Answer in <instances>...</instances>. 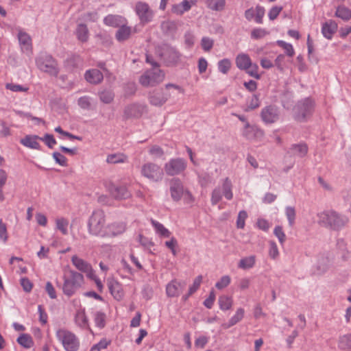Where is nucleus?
I'll return each mask as SVG.
<instances>
[{"mask_svg": "<svg viewBox=\"0 0 351 351\" xmlns=\"http://www.w3.org/2000/svg\"><path fill=\"white\" fill-rule=\"evenodd\" d=\"M64 282L61 284L57 281L58 287L62 288L63 293L70 298L75 295L84 284V276L82 274L72 269L65 271L63 275Z\"/></svg>", "mask_w": 351, "mask_h": 351, "instance_id": "1", "label": "nucleus"}, {"mask_svg": "<svg viewBox=\"0 0 351 351\" xmlns=\"http://www.w3.org/2000/svg\"><path fill=\"white\" fill-rule=\"evenodd\" d=\"M56 337L65 351H78L80 340L73 332L66 328H59L56 331Z\"/></svg>", "mask_w": 351, "mask_h": 351, "instance_id": "2", "label": "nucleus"}, {"mask_svg": "<svg viewBox=\"0 0 351 351\" xmlns=\"http://www.w3.org/2000/svg\"><path fill=\"white\" fill-rule=\"evenodd\" d=\"M36 64L40 71L51 76L57 77L60 72L57 61L46 52L38 54L36 58Z\"/></svg>", "mask_w": 351, "mask_h": 351, "instance_id": "3", "label": "nucleus"}, {"mask_svg": "<svg viewBox=\"0 0 351 351\" xmlns=\"http://www.w3.org/2000/svg\"><path fill=\"white\" fill-rule=\"evenodd\" d=\"M105 214L101 210H96L93 211L90 217L88 222V228L90 234L106 237V230L105 226Z\"/></svg>", "mask_w": 351, "mask_h": 351, "instance_id": "4", "label": "nucleus"}, {"mask_svg": "<svg viewBox=\"0 0 351 351\" xmlns=\"http://www.w3.org/2000/svg\"><path fill=\"white\" fill-rule=\"evenodd\" d=\"M319 225L332 229H339L344 226L346 219L334 210H324L317 214Z\"/></svg>", "mask_w": 351, "mask_h": 351, "instance_id": "5", "label": "nucleus"}, {"mask_svg": "<svg viewBox=\"0 0 351 351\" xmlns=\"http://www.w3.org/2000/svg\"><path fill=\"white\" fill-rule=\"evenodd\" d=\"M156 53L163 60L166 66H175L180 60V53L173 47L162 45L156 49Z\"/></svg>", "mask_w": 351, "mask_h": 351, "instance_id": "6", "label": "nucleus"}, {"mask_svg": "<svg viewBox=\"0 0 351 351\" xmlns=\"http://www.w3.org/2000/svg\"><path fill=\"white\" fill-rule=\"evenodd\" d=\"M314 110V102L306 97L299 101L293 108L295 119L299 121H305Z\"/></svg>", "mask_w": 351, "mask_h": 351, "instance_id": "7", "label": "nucleus"}, {"mask_svg": "<svg viewBox=\"0 0 351 351\" xmlns=\"http://www.w3.org/2000/svg\"><path fill=\"white\" fill-rule=\"evenodd\" d=\"M165 73L160 69H150L145 71L139 78L140 84L145 87L154 86L163 81Z\"/></svg>", "mask_w": 351, "mask_h": 351, "instance_id": "8", "label": "nucleus"}, {"mask_svg": "<svg viewBox=\"0 0 351 351\" xmlns=\"http://www.w3.org/2000/svg\"><path fill=\"white\" fill-rule=\"evenodd\" d=\"M187 167L186 161L182 158H171L164 165L165 173L169 176L181 174L185 171Z\"/></svg>", "mask_w": 351, "mask_h": 351, "instance_id": "9", "label": "nucleus"}, {"mask_svg": "<svg viewBox=\"0 0 351 351\" xmlns=\"http://www.w3.org/2000/svg\"><path fill=\"white\" fill-rule=\"evenodd\" d=\"M141 174L153 182H159L163 178L162 169L156 164L147 162L141 167Z\"/></svg>", "mask_w": 351, "mask_h": 351, "instance_id": "10", "label": "nucleus"}, {"mask_svg": "<svg viewBox=\"0 0 351 351\" xmlns=\"http://www.w3.org/2000/svg\"><path fill=\"white\" fill-rule=\"evenodd\" d=\"M134 11L142 24L151 22L154 15V11L150 8L148 3L143 1L136 2Z\"/></svg>", "mask_w": 351, "mask_h": 351, "instance_id": "11", "label": "nucleus"}, {"mask_svg": "<svg viewBox=\"0 0 351 351\" xmlns=\"http://www.w3.org/2000/svg\"><path fill=\"white\" fill-rule=\"evenodd\" d=\"M265 14V8L258 5L255 8H250L245 11L244 16L247 21H251L254 19L257 24H262L263 23V17Z\"/></svg>", "mask_w": 351, "mask_h": 351, "instance_id": "12", "label": "nucleus"}, {"mask_svg": "<svg viewBox=\"0 0 351 351\" xmlns=\"http://www.w3.org/2000/svg\"><path fill=\"white\" fill-rule=\"evenodd\" d=\"M186 283L184 280H172L166 286V293L169 298L178 297L185 289Z\"/></svg>", "mask_w": 351, "mask_h": 351, "instance_id": "13", "label": "nucleus"}, {"mask_svg": "<svg viewBox=\"0 0 351 351\" xmlns=\"http://www.w3.org/2000/svg\"><path fill=\"white\" fill-rule=\"evenodd\" d=\"M184 191L183 184L180 179L173 178L171 180L169 191L173 201H180L184 195Z\"/></svg>", "mask_w": 351, "mask_h": 351, "instance_id": "14", "label": "nucleus"}, {"mask_svg": "<svg viewBox=\"0 0 351 351\" xmlns=\"http://www.w3.org/2000/svg\"><path fill=\"white\" fill-rule=\"evenodd\" d=\"M261 116L265 123H273L278 120L279 112L275 106H269L262 109Z\"/></svg>", "mask_w": 351, "mask_h": 351, "instance_id": "15", "label": "nucleus"}, {"mask_svg": "<svg viewBox=\"0 0 351 351\" xmlns=\"http://www.w3.org/2000/svg\"><path fill=\"white\" fill-rule=\"evenodd\" d=\"M170 97V94L165 93L162 90H154L149 95V103L155 106H161Z\"/></svg>", "mask_w": 351, "mask_h": 351, "instance_id": "16", "label": "nucleus"}, {"mask_svg": "<svg viewBox=\"0 0 351 351\" xmlns=\"http://www.w3.org/2000/svg\"><path fill=\"white\" fill-rule=\"evenodd\" d=\"M197 0H183L181 3L173 5L171 12L173 14L181 16L184 12L191 10L193 5H196Z\"/></svg>", "mask_w": 351, "mask_h": 351, "instance_id": "17", "label": "nucleus"}, {"mask_svg": "<svg viewBox=\"0 0 351 351\" xmlns=\"http://www.w3.org/2000/svg\"><path fill=\"white\" fill-rule=\"evenodd\" d=\"M18 39L23 52H31L32 49V42L31 36L23 32L20 30L18 34Z\"/></svg>", "mask_w": 351, "mask_h": 351, "instance_id": "18", "label": "nucleus"}, {"mask_svg": "<svg viewBox=\"0 0 351 351\" xmlns=\"http://www.w3.org/2000/svg\"><path fill=\"white\" fill-rule=\"evenodd\" d=\"M108 287L110 293L117 300H121L123 298L124 293L122 285L117 280H111L108 282Z\"/></svg>", "mask_w": 351, "mask_h": 351, "instance_id": "19", "label": "nucleus"}, {"mask_svg": "<svg viewBox=\"0 0 351 351\" xmlns=\"http://www.w3.org/2000/svg\"><path fill=\"white\" fill-rule=\"evenodd\" d=\"M40 138L37 135H26L24 138L20 140V143L25 147L33 149L40 150V145L38 142V140H40Z\"/></svg>", "mask_w": 351, "mask_h": 351, "instance_id": "20", "label": "nucleus"}, {"mask_svg": "<svg viewBox=\"0 0 351 351\" xmlns=\"http://www.w3.org/2000/svg\"><path fill=\"white\" fill-rule=\"evenodd\" d=\"M84 77L88 82L97 84L101 82L104 79V75L99 70L93 69L86 71Z\"/></svg>", "mask_w": 351, "mask_h": 351, "instance_id": "21", "label": "nucleus"}, {"mask_svg": "<svg viewBox=\"0 0 351 351\" xmlns=\"http://www.w3.org/2000/svg\"><path fill=\"white\" fill-rule=\"evenodd\" d=\"M110 194L116 199H127L131 194L125 186L112 185L110 188Z\"/></svg>", "mask_w": 351, "mask_h": 351, "instance_id": "22", "label": "nucleus"}, {"mask_svg": "<svg viewBox=\"0 0 351 351\" xmlns=\"http://www.w3.org/2000/svg\"><path fill=\"white\" fill-rule=\"evenodd\" d=\"M75 324L82 329H90L88 319L85 313L84 309H80L75 315Z\"/></svg>", "mask_w": 351, "mask_h": 351, "instance_id": "23", "label": "nucleus"}, {"mask_svg": "<svg viewBox=\"0 0 351 351\" xmlns=\"http://www.w3.org/2000/svg\"><path fill=\"white\" fill-rule=\"evenodd\" d=\"M106 230V237H114L125 232V225L123 223H113L107 226Z\"/></svg>", "mask_w": 351, "mask_h": 351, "instance_id": "24", "label": "nucleus"}, {"mask_svg": "<svg viewBox=\"0 0 351 351\" xmlns=\"http://www.w3.org/2000/svg\"><path fill=\"white\" fill-rule=\"evenodd\" d=\"M142 106L133 104L128 105L124 110V115L126 118L140 117L143 112Z\"/></svg>", "mask_w": 351, "mask_h": 351, "instance_id": "25", "label": "nucleus"}, {"mask_svg": "<svg viewBox=\"0 0 351 351\" xmlns=\"http://www.w3.org/2000/svg\"><path fill=\"white\" fill-rule=\"evenodd\" d=\"M132 32V27L123 23L117 29L115 34V38L119 42H123L130 38Z\"/></svg>", "mask_w": 351, "mask_h": 351, "instance_id": "26", "label": "nucleus"}, {"mask_svg": "<svg viewBox=\"0 0 351 351\" xmlns=\"http://www.w3.org/2000/svg\"><path fill=\"white\" fill-rule=\"evenodd\" d=\"M125 21L126 19L119 15L108 14L104 19V24L111 27H119Z\"/></svg>", "mask_w": 351, "mask_h": 351, "instance_id": "27", "label": "nucleus"}, {"mask_svg": "<svg viewBox=\"0 0 351 351\" xmlns=\"http://www.w3.org/2000/svg\"><path fill=\"white\" fill-rule=\"evenodd\" d=\"M236 65L241 70H247L251 66V59L246 53H239L236 57Z\"/></svg>", "mask_w": 351, "mask_h": 351, "instance_id": "28", "label": "nucleus"}, {"mask_svg": "<svg viewBox=\"0 0 351 351\" xmlns=\"http://www.w3.org/2000/svg\"><path fill=\"white\" fill-rule=\"evenodd\" d=\"M245 311L243 308L237 309L235 314L229 319L228 322L223 324L222 327L225 329L229 328L242 320L244 317Z\"/></svg>", "mask_w": 351, "mask_h": 351, "instance_id": "29", "label": "nucleus"}, {"mask_svg": "<svg viewBox=\"0 0 351 351\" xmlns=\"http://www.w3.org/2000/svg\"><path fill=\"white\" fill-rule=\"evenodd\" d=\"M337 28V23L335 21H330L322 25V33L326 38L331 39Z\"/></svg>", "mask_w": 351, "mask_h": 351, "instance_id": "30", "label": "nucleus"}, {"mask_svg": "<svg viewBox=\"0 0 351 351\" xmlns=\"http://www.w3.org/2000/svg\"><path fill=\"white\" fill-rule=\"evenodd\" d=\"M308 152V147L304 143L293 144L289 148V153L291 155L299 157H304Z\"/></svg>", "mask_w": 351, "mask_h": 351, "instance_id": "31", "label": "nucleus"}, {"mask_svg": "<svg viewBox=\"0 0 351 351\" xmlns=\"http://www.w3.org/2000/svg\"><path fill=\"white\" fill-rule=\"evenodd\" d=\"M71 262L73 265L80 271L85 272L90 270V265L86 261L77 256L74 255L71 257Z\"/></svg>", "mask_w": 351, "mask_h": 351, "instance_id": "32", "label": "nucleus"}, {"mask_svg": "<svg viewBox=\"0 0 351 351\" xmlns=\"http://www.w3.org/2000/svg\"><path fill=\"white\" fill-rule=\"evenodd\" d=\"M151 223L154 227L156 234H158L160 237L165 238L170 237L171 234V232L167 228H166L162 223L154 219L151 220Z\"/></svg>", "mask_w": 351, "mask_h": 351, "instance_id": "33", "label": "nucleus"}, {"mask_svg": "<svg viewBox=\"0 0 351 351\" xmlns=\"http://www.w3.org/2000/svg\"><path fill=\"white\" fill-rule=\"evenodd\" d=\"M255 263L256 256L254 255H251L242 258L238 263V267L244 270H247L252 268L255 265Z\"/></svg>", "mask_w": 351, "mask_h": 351, "instance_id": "34", "label": "nucleus"}, {"mask_svg": "<svg viewBox=\"0 0 351 351\" xmlns=\"http://www.w3.org/2000/svg\"><path fill=\"white\" fill-rule=\"evenodd\" d=\"M218 304L221 311H228L232 308L233 300L230 296L223 295L219 297Z\"/></svg>", "mask_w": 351, "mask_h": 351, "instance_id": "35", "label": "nucleus"}, {"mask_svg": "<svg viewBox=\"0 0 351 351\" xmlns=\"http://www.w3.org/2000/svg\"><path fill=\"white\" fill-rule=\"evenodd\" d=\"M75 34L77 39L82 42H86L88 38V29L86 25L81 23L77 27Z\"/></svg>", "mask_w": 351, "mask_h": 351, "instance_id": "36", "label": "nucleus"}, {"mask_svg": "<svg viewBox=\"0 0 351 351\" xmlns=\"http://www.w3.org/2000/svg\"><path fill=\"white\" fill-rule=\"evenodd\" d=\"M335 16L345 21H348L351 19V10L344 5H339L336 9Z\"/></svg>", "mask_w": 351, "mask_h": 351, "instance_id": "37", "label": "nucleus"}, {"mask_svg": "<svg viewBox=\"0 0 351 351\" xmlns=\"http://www.w3.org/2000/svg\"><path fill=\"white\" fill-rule=\"evenodd\" d=\"M100 100L104 104L111 103L114 97V92L111 89H103L98 93Z\"/></svg>", "mask_w": 351, "mask_h": 351, "instance_id": "38", "label": "nucleus"}, {"mask_svg": "<svg viewBox=\"0 0 351 351\" xmlns=\"http://www.w3.org/2000/svg\"><path fill=\"white\" fill-rule=\"evenodd\" d=\"M207 7L213 11H221L226 5V0H206Z\"/></svg>", "mask_w": 351, "mask_h": 351, "instance_id": "39", "label": "nucleus"}, {"mask_svg": "<svg viewBox=\"0 0 351 351\" xmlns=\"http://www.w3.org/2000/svg\"><path fill=\"white\" fill-rule=\"evenodd\" d=\"M17 342L25 348H30L34 345L32 337L28 334H22L18 339Z\"/></svg>", "mask_w": 351, "mask_h": 351, "instance_id": "40", "label": "nucleus"}, {"mask_svg": "<svg viewBox=\"0 0 351 351\" xmlns=\"http://www.w3.org/2000/svg\"><path fill=\"white\" fill-rule=\"evenodd\" d=\"M329 259L327 257H321L316 265L317 274H322L325 273L329 267Z\"/></svg>", "mask_w": 351, "mask_h": 351, "instance_id": "41", "label": "nucleus"}, {"mask_svg": "<svg viewBox=\"0 0 351 351\" xmlns=\"http://www.w3.org/2000/svg\"><path fill=\"white\" fill-rule=\"evenodd\" d=\"M221 190L223 195L227 199L230 200L232 199L233 194L232 192V184L228 178L225 179L223 183L222 189Z\"/></svg>", "mask_w": 351, "mask_h": 351, "instance_id": "42", "label": "nucleus"}, {"mask_svg": "<svg viewBox=\"0 0 351 351\" xmlns=\"http://www.w3.org/2000/svg\"><path fill=\"white\" fill-rule=\"evenodd\" d=\"M93 317L96 326L103 328L106 324V314L101 311H96L94 313Z\"/></svg>", "mask_w": 351, "mask_h": 351, "instance_id": "43", "label": "nucleus"}, {"mask_svg": "<svg viewBox=\"0 0 351 351\" xmlns=\"http://www.w3.org/2000/svg\"><path fill=\"white\" fill-rule=\"evenodd\" d=\"M231 61L228 58H223L217 63L218 70L223 74H227L231 68Z\"/></svg>", "mask_w": 351, "mask_h": 351, "instance_id": "44", "label": "nucleus"}, {"mask_svg": "<svg viewBox=\"0 0 351 351\" xmlns=\"http://www.w3.org/2000/svg\"><path fill=\"white\" fill-rule=\"evenodd\" d=\"M269 34V32L264 28L256 27L252 30L250 37L254 40H259Z\"/></svg>", "mask_w": 351, "mask_h": 351, "instance_id": "45", "label": "nucleus"}, {"mask_svg": "<svg viewBox=\"0 0 351 351\" xmlns=\"http://www.w3.org/2000/svg\"><path fill=\"white\" fill-rule=\"evenodd\" d=\"M126 158L127 157L123 154H113L108 156L106 161L111 164L121 163L124 162Z\"/></svg>", "mask_w": 351, "mask_h": 351, "instance_id": "46", "label": "nucleus"}, {"mask_svg": "<svg viewBox=\"0 0 351 351\" xmlns=\"http://www.w3.org/2000/svg\"><path fill=\"white\" fill-rule=\"evenodd\" d=\"M285 215L287 218L289 225L291 227L294 225L296 218L295 209L293 206H287L285 208Z\"/></svg>", "mask_w": 351, "mask_h": 351, "instance_id": "47", "label": "nucleus"}, {"mask_svg": "<svg viewBox=\"0 0 351 351\" xmlns=\"http://www.w3.org/2000/svg\"><path fill=\"white\" fill-rule=\"evenodd\" d=\"M56 228L62 234H68L69 221L64 218H58L56 220Z\"/></svg>", "mask_w": 351, "mask_h": 351, "instance_id": "48", "label": "nucleus"}, {"mask_svg": "<svg viewBox=\"0 0 351 351\" xmlns=\"http://www.w3.org/2000/svg\"><path fill=\"white\" fill-rule=\"evenodd\" d=\"M339 348L344 350L351 349V335H344L340 338Z\"/></svg>", "mask_w": 351, "mask_h": 351, "instance_id": "49", "label": "nucleus"}, {"mask_svg": "<svg viewBox=\"0 0 351 351\" xmlns=\"http://www.w3.org/2000/svg\"><path fill=\"white\" fill-rule=\"evenodd\" d=\"M277 45L283 48L288 56L293 57L294 56L295 51L291 44L287 43L283 40H278Z\"/></svg>", "mask_w": 351, "mask_h": 351, "instance_id": "50", "label": "nucleus"}, {"mask_svg": "<svg viewBox=\"0 0 351 351\" xmlns=\"http://www.w3.org/2000/svg\"><path fill=\"white\" fill-rule=\"evenodd\" d=\"M214 45V40L204 36L201 40V46L204 51H209L213 47Z\"/></svg>", "mask_w": 351, "mask_h": 351, "instance_id": "51", "label": "nucleus"}, {"mask_svg": "<svg viewBox=\"0 0 351 351\" xmlns=\"http://www.w3.org/2000/svg\"><path fill=\"white\" fill-rule=\"evenodd\" d=\"M274 234L278 238L280 245H283L286 241V235L282 230V226H276L274 230Z\"/></svg>", "mask_w": 351, "mask_h": 351, "instance_id": "52", "label": "nucleus"}, {"mask_svg": "<svg viewBox=\"0 0 351 351\" xmlns=\"http://www.w3.org/2000/svg\"><path fill=\"white\" fill-rule=\"evenodd\" d=\"M269 256L271 258L275 260L279 256V251H278V246H277L276 243L273 241H270L269 242Z\"/></svg>", "mask_w": 351, "mask_h": 351, "instance_id": "53", "label": "nucleus"}, {"mask_svg": "<svg viewBox=\"0 0 351 351\" xmlns=\"http://www.w3.org/2000/svg\"><path fill=\"white\" fill-rule=\"evenodd\" d=\"M231 282V278L229 276H223L220 280L216 282L215 287L219 290L227 287Z\"/></svg>", "mask_w": 351, "mask_h": 351, "instance_id": "54", "label": "nucleus"}, {"mask_svg": "<svg viewBox=\"0 0 351 351\" xmlns=\"http://www.w3.org/2000/svg\"><path fill=\"white\" fill-rule=\"evenodd\" d=\"M247 218V213L245 210H241L237 219V227L239 229H243L245 227V221Z\"/></svg>", "mask_w": 351, "mask_h": 351, "instance_id": "55", "label": "nucleus"}, {"mask_svg": "<svg viewBox=\"0 0 351 351\" xmlns=\"http://www.w3.org/2000/svg\"><path fill=\"white\" fill-rule=\"evenodd\" d=\"M40 140L43 141L51 149L57 143L53 136L49 134H45L43 137L40 138Z\"/></svg>", "mask_w": 351, "mask_h": 351, "instance_id": "56", "label": "nucleus"}, {"mask_svg": "<svg viewBox=\"0 0 351 351\" xmlns=\"http://www.w3.org/2000/svg\"><path fill=\"white\" fill-rule=\"evenodd\" d=\"M90 97L88 96H83L78 99L77 104L81 108L88 110L90 108Z\"/></svg>", "mask_w": 351, "mask_h": 351, "instance_id": "57", "label": "nucleus"}, {"mask_svg": "<svg viewBox=\"0 0 351 351\" xmlns=\"http://www.w3.org/2000/svg\"><path fill=\"white\" fill-rule=\"evenodd\" d=\"M0 240L3 243H6L8 240V233L7 230V225L0 219Z\"/></svg>", "mask_w": 351, "mask_h": 351, "instance_id": "58", "label": "nucleus"}, {"mask_svg": "<svg viewBox=\"0 0 351 351\" xmlns=\"http://www.w3.org/2000/svg\"><path fill=\"white\" fill-rule=\"evenodd\" d=\"M222 198V192L220 188L215 189L211 195V203L213 205L217 204Z\"/></svg>", "mask_w": 351, "mask_h": 351, "instance_id": "59", "label": "nucleus"}, {"mask_svg": "<svg viewBox=\"0 0 351 351\" xmlns=\"http://www.w3.org/2000/svg\"><path fill=\"white\" fill-rule=\"evenodd\" d=\"M258 66L256 64L251 63V66L247 68V70H245L247 73L257 80L260 79L261 75L258 73Z\"/></svg>", "mask_w": 351, "mask_h": 351, "instance_id": "60", "label": "nucleus"}, {"mask_svg": "<svg viewBox=\"0 0 351 351\" xmlns=\"http://www.w3.org/2000/svg\"><path fill=\"white\" fill-rule=\"evenodd\" d=\"M165 245L167 248H169L171 251L172 254L174 256L177 254L176 247L178 246V241L175 237H171V239L169 241H165Z\"/></svg>", "mask_w": 351, "mask_h": 351, "instance_id": "61", "label": "nucleus"}, {"mask_svg": "<svg viewBox=\"0 0 351 351\" xmlns=\"http://www.w3.org/2000/svg\"><path fill=\"white\" fill-rule=\"evenodd\" d=\"M52 155L56 163L59 164L62 167L67 166L66 158L64 156L59 152H53Z\"/></svg>", "mask_w": 351, "mask_h": 351, "instance_id": "62", "label": "nucleus"}, {"mask_svg": "<svg viewBox=\"0 0 351 351\" xmlns=\"http://www.w3.org/2000/svg\"><path fill=\"white\" fill-rule=\"evenodd\" d=\"M251 280L248 278H240L237 282V286L241 291L247 289L250 287Z\"/></svg>", "mask_w": 351, "mask_h": 351, "instance_id": "63", "label": "nucleus"}, {"mask_svg": "<svg viewBox=\"0 0 351 351\" xmlns=\"http://www.w3.org/2000/svg\"><path fill=\"white\" fill-rule=\"evenodd\" d=\"M282 7H281V6L272 7L268 13L269 19L271 21L275 20L278 17V16L279 15V14L282 11Z\"/></svg>", "mask_w": 351, "mask_h": 351, "instance_id": "64", "label": "nucleus"}]
</instances>
